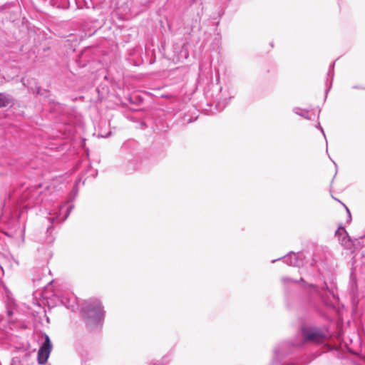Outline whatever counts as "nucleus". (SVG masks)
Instances as JSON below:
<instances>
[{"label": "nucleus", "instance_id": "nucleus-10", "mask_svg": "<svg viewBox=\"0 0 365 365\" xmlns=\"http://www.w3.org/2000/svg\"><path fill=\"white\" fill-rule=\"evenodd\" d=\"M10 365H19V364L14 361H12Z\"/></svg>", "mask_w": 365, "mask_h": 365}, {"label": "nucleus", "instance_id": "nucleus-9", "mask_svg": "<svg viewBox=\"0 0 365 365\" xmlns=\"http://www.w3.org/2000/svg\"><path fill=\"white\" fill-rule=\"evenodd\" d=\"M148 365H159L158 362H150Z\"/></svg>", "mask_w": 365, "mask_h": 365}, {"label": "nucleus", "instance_id": "nucleus-7", "mask_svg": "<svg viewBox=\"0 0 365 365\" xmlns=\"http://www.w3.org/2000/svg\"><path fill=\"white\" fill-rule=\"evenodd\" d=\"M61 302L63 305H64L66 307H72V304L70 303V299H68L64 297H62L61 298Z\"/></svg>", "mask_w": 365, "mask_h": 365}, {"label": "nucleus", "instance_id": "nucleus-3", "mask_svg": "<svg viewBox=\"0 0 365 365\" xmlns=\"http://www.w3.org/2000/svg\"><path fill=\"white\" fill-rule=\"evenodd\" d=\"M302 336L306 342L320 344L325 340V335L320 331L314 329H304Z\"/></svg>", "mask_w": 365, "mask_h": 365}, {"label": "nucleus", "instance_id": "nucleus-12", "mask_svg": "<svg viewBox=\"0 0 365 365\" xmlns=\"http://www.w3.org/2000/svg\"><path fill=\"white\" fill-rule=\"evenodd\" d=\"M0 269H1L2 272H4L2 267H0Z\"/></svg>", "mask_w": 365, "mask_h": 365}, {"label": "nucleus", "instance_id": "nucleus-5", "mask_svg": "<svg viewBox=\"0 0 365 365\" xmlns=\"http://www.w3.org/2000/svg\"><path fill=\"white\" fill-rule=\"evenodd\" d=\"M336 235L339 237H341V244L344 247L346 250H350L351 252H354L356 248V244L354 242H352L349 237L347 235L346 232L344 227H339V229L336 231Z\"/></svg>", "mask_w": 365, "mask_h": 365}, {"label": "nucleus", "instance_id": "nucleus-1", "mask_svg": "<svg viewBox=\"0 0 365 365\" xmlns=\"http://www.w3.org/2000/svg\"><path fill=\"white\" fill-rule=\"evenodd\" d=\"M83 317L91 328L101 326L104 319V310L101 302L97 299L86 301L82 307Z\"/></svg>", "mask_w": 365, "mask_h": 365}, {"label": "nucleus", "instance_id": "nucleus-2", "mask_svg": "<svg viewBox=\"0 0 365 365\" xmlns=\"http://www.w3.org/2000/svg\"><path fill=\"white\" fill-rule=\"evenodd\" d=\"M73 208V205H69L67 206V203H65L60 207H55L48 212L50 215H54V217H51L49 220L51 221V223H54L57 221H65L68 217Z\"/></svg>", "mask_w": 365, "mask_h": 365}, {"label": "nucleus", "instance_id": "nucleus-4", "mask_svg": "<svg viewBox=\"0 0 365 365\" xmlns=\"http://www.w3.org/2000/svg\"><path fill=\"white\" fill-rule=\"evenodd\" d=\"M45 340L38 351V362L40 364H44L49 356L52 349V344L47 334L44 335Z\"/></svg>", "mask_w": 365, "mask_h": 365}, {"label": "nucleus", "instance_id": "nucleus-8", "mask_svg": "<svg viewBox=\"0 0 365 365\" xmlns=\"http://www.w3.org/2000/svg\"><path fill=\"white\" fill-rule=\"evenodd\" d=\"M6 313H7L9 317H11L13 314V309H12V308H11V307L8 308V309L6 311Z\"/></svg>", "mask_w": 365, "mask_h": 365}, {"label": "nucleus", "instance_id": "nucleus-11", "mask_svg": "<svg viewBox=\"0 0 365 365\" xmlns=\"http://www.w3.org/2000/svg\"><path fill=\"white\" fill-rule=\"evenodd\" d=\"M4 174H5L4 173H3V172L0 171V175H4Z\"/></svg>", "mask_w": 365, "mask_h": 365}, {"label": "nucleus", "instance_id": "nucleus-6", "mask_svg": "<svg viewBox=\"0 0 365 365\" xmlns=\"http://www.w3.org/2000/svg\"><path fill=\"white\" fill-rule=\"evenodd\" d=\"M11 103V98L9 96L0 93V108L6 107Z\"/></svg>", "mask_w": 365, "mask_h": 365}]
</instances>
